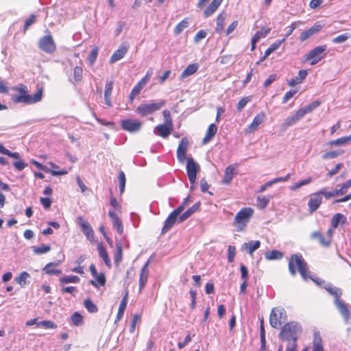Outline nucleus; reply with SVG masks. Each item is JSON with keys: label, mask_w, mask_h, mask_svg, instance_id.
<instances>
[{"label": "nucleus", "mask_w": 351, "mask_h": 351, "mask_svg": "<svg viewBox=\"0 0 351 351\" xmlns=\"http://www.w3.org/2000/svg\"><path fill=\"white\" fill-rule=\"evenodd\" d=\"M12 89L19 93L12 95V100L15 104H32L40 101L43 97V88L38 89L33 95L28 94L27 88L23 84L14 86Z\"/></svg>", "instance_id": "1"}, {"label": "nucleus", "mask_w": 351, "mask_h": 351, "mask_svg": "<svg viewBox=\"0 0 351 351\" xmlns=\"http://www.w3.org/2000/svg\"><path fill=\"white\" fill-rule=\"evenodd\" d=\"M296 268L304 280H306L308 278H311L317 285H319L322 282L319 278H315L311 276H308L307 275V263L305 262L300 254H294L291 255L289 262V271L293 276L296 274Z\"/></svg>", "instance_id": "2"}, {"label": "nucleus", "mask_w": 351, "mask_h": 351, "mask_svg": "<svg viewBox=\"0 0 351 351\" xmlns=\"http://www.w3.org/2000/svg\"><path fill=\"white\" fill-rule=\"evenodd\" d=\"M302 332L301 325L295 322L285 324L279 334L281 340L287 341V345L297 346V340Z\"/></svg>", "instance_id": "3"}, {"label": "nucleus", "mask_w": 351, "mask_h": 351, "mask_svg": "<svg viewBox=\"0 0 351 351\" xmlns=\"http://www.w3.org/2000/svg\"><path fill=\"white\" fill-rule=\"evenodd\" d=\"M326 289L335 297V304L342 315L345 323L348 324L350 318V313L348 305L340 299L342 294L341 289L332 285H328Z\"/></svg>", "instance_id": "4"}, {"label": "nucleus", "mask_w": 351, "mask_h": 351, "mask_svg": "<svg viewBox=\"0 0 351 351\" xmlns=\"http://www.w3.org/2000/svg\"><path fill=\"white\" fill-rule=\"evenodd\" d=\"M165 104V101L163 99H159L150 103H143L135 109V112L141 117H146L159 110Z\"/></svg>", "instance_id": "5"}, {"label": "nucleus", "mask_w": 351, "mask_h": 351, "mask_svg": "<svg viewBox=\"0 0 351 351\" xmlns=\"http://www.w3.org/2000/svg\"><path fill=\"white\" fill-rule=\"evenodd\" d=\"M254 210L251 208H244L240 210L234 218V223L237 224V230L242 231L245 228L253 215Z\"/></svg>", "instance_id": "6"}, {"label": "nucleus", "mask_w": 351, "mask_h": 351, "mask_svg": "<svg viewBox=\"0 0 351 351\" xmlns=\"http://www.w3.org/2000/svg\"><path fill=\"white\" fill-rule=\"evenodd\" d=\"M287 319L286 311L282 308H274L269 317V324L274 328H279Z\"/></svg>", "instance_id": "7"}, {"label": "nucleus", "mask_w": 351, "mask_h": 351, "mask_svg": "<svg viewBox=\"0 0 351 351\" xmlns=\"http://www.w3.org/2000/svg\"><path fill=\"white\" fill-rule=\"evenodd\" d=\"M326 45H320L311 50L306 56L305 60H311V64H317L326 56Z\"/></svg>", "instance_id": "8"}, {"label": "nucleus", "mask_w": 351, "mask_h": 351, "mask_svg": "<svg viewBox=\"0 0 351 351\" xmlns=\"http://www.w3.org/2000/svg\"><path fill=\"white\" fill-rule=\"evenodd\" d=\"M38 47L47 53H52L56 51V44L51 35L42 37L38 42Z\"/></svg>", "instance_id": "9"}, {"label": "nucleus", "mask_w": 351, "mask_h": 351, "mask_svg": "<svg viewBox=\"0 0 351 351\" xmlns=\"http://www.w3.org/2000/svg\"><path fill=\"white\" fill-rule=\"evenodd\" d=\"M199 169V165L192 158L187 159L186 172L189 177V180L191 184H195L197 173Z\"/></svg>", "instance_id": "10"}, {"label": "nucleus", "mask_w": 351, "mask_h": 351, "mask_svg": "<svg viewBox=\"0 0 351 351\" xmlns=\"http://www.w3.org/2000/svg\"><path fill=\"white\" fill-rule=\"evenodd\" d=\"M322 199L319 191L310 195L308 206L311 213L315 212L318 209L322 202Z\"/></svg>", "instance_id": "11"}, {"label": "nucleus", "mask_w": 351, "mask_h": 351, "mask_svg": "<svg viewBox=\"0 0 351 351\" xmlns=\"http://www.w3.org/2000/svg\"><path fill=\"white\" fill-rule=\"evenodd\" d=\"M141 127V122L136 120L126 119L121 121L122 129L131 133L138 132Z\"/></svg>", "instance_id": "12"}, {"label": "nucleus", "mask_w": 351, "mask_h": 351, "mask_svg": "<svg viewBox=\"0 0 351 351\" xmlns=\"http://www.w3.org/2000/svg\"><path fill=\"white\" fill-rule=\"evenodd\" d=\"M189 145L187 138L184 137L180 141V143L177 149V158L180 162L183 163L186 160V153Z\"/></svg>", "instance_id": "13"}, {"label": "nucleus", "mask_w": 351, "mask_h": 351, "mask_svg": "<svg viewBox=\"0 0 351 351\" xmlns=\"http://www.w3.org/2000/svg\"><path fill=\"white\" fill-rule=\"evenodd\" d=\"M302 117L303 115L298 109L294 114L285 119L283 123L280 126V130L285 131L289 127L294 125Z\"/></svg>", "instance_id": "14"}, {"label": "nucleus", "mask_w": 351, "mask_h": 351, "mask_svg": "<svg viewBox=\"0 0 351 351\" xmlns=\"http://www.w3.org/2000/svg\"><path fill=\"white\" fill-rule=\"evenodd\" d=\"M128 50V45L127 43H123L112 55L110 62L113 64L124 57Z\"/></svg>", "instance_id": "15"}, {"label": "nucleus", "mask_w": 351, "mask_h": 351, "mask_svg": "<svg viewBox=\"0 0 351 351\" xmlns=\"http://www.w3.org/2000/svg\"><path fill=\"white\" fill-rule=\"evenodd\" d=\"M322 28V25L318 23H316L308 30L303 32L300 36V40L301 42H304L312 36L318 33Z\"/></svg>", "instance_id": "16"}, {"label": "nucleus", "mask_w": 351, "mask_h": 351, "mask_svg": "<svg viewBox=\"0 0 351 351\" xmlns=\"http://www.w3.org/2000/svg\"><path fill=\"white\" fill-rule=\"evenodd\" d=\"M265 118L266 114L263 112H261L256 114L254 117L252 122L248 125L247 131L248 132H254L258 128V127L263 122Z\"/></svg>", "instance_id": "17"}, {"label": "nucleus", "mask_w": 351, "mask_h": 351, "mask_svg": "<svg viewBox=\"0 0 351 351\" xmlns=\"http://www.w3.org/2000/svg\"><path fill=\"white\" fill-rule=\"evenodd\" d=\"M173 129V127L164 124H159L154 128V132L155 134L162 138H167L171 134Z\"/></svg>", "instance_id": "18"}, {"label": "nucleus", "mask_w": 351, "mask_h": 351, "mask_svg": "<svg viewBox=\"0 0 351 351\" xmlns=\"http://www.w3.org/2000/svg\"><path fill=\"white\" fill-rule=\"evenodd\" d=\"M82 231L87 239L91 241L94 238V232L88 221H84L82 217H78Z\"/></svg>", "instance_id": "19"}, {"label": "nucleus", "mask_w": 351, "mask_h": 351, "mask_svg": "<svg viewBox=\"0 0 351 351\" xmlns=\"http://www.w3.org/2000/svg\"><path fill=\"white\" fill-rule=\"evenodd\" d=\"M108 215L112 220L114 228L117 230L119 234H121L123 231V227L121 219L117 216V213L113 210H110Z\"/></svg>", "instance_id": "20"}, {"label": "nucleus", "mask_w": 351, "mask_h": 351, "mask_svg": "<svg viewBox=\"0 0 351 351\" xmlns=\"http://www.w3.org/2000/svg\"><path fill=\"white\" fill-rule=\"evenodd\" d=\"M149 261L148 260L143 266L139 278V289L141 290L145 285L149 275L148 266Z\"/></svg>", "instance_id": "21"}, {"label": "nucleus", "mask_w": 351, "mask_h": 351, "mask_svg": "<svg viewBox=\"0 0 351 351\" xmlns=\"http://www.w3.org/2000/svg\"><path fill=\"white\" fill-rule=\"evenodd\" d=\"M200 206V202H198L193 204L191 208L187 209L185 212H184L178 218L179 222H183L186 220L189 217H190L193 213H195L197 210H199Z\"/></svg>", "instance_id": "22"}, {"label": "nucleus", "mask_w": 351, "mask_h": 351, "mask_svg": "<svg viewBox=\"0 0 351 351\" xmlns=\"http://www.w3.org/2000/svg\"><path fill=\"white\" fill-rule=\"evenodd\" d=\"M311 238L312 239H317L319 244L326 247H328L331 243V239H327L319 231L312 232L311 234Z\"/></svg>", "instance_id": "23"}, {"label": "nucleus", "mask_w": 351, "mask_h": 351, "mask_svg": "<svg viewBox=\"0 0 351 351\" xmlns=\"http://www.w3.org/2000/svg\"><path fill=\"white\" fill-rule=\"evenodd\" d=\"M178 217L172 212L170 213L165 221L164 226L162 228V234L166 233L173 226Z\"/></svg>", "instance_id": "24"}, {"label": "nucleus", "mask_w": 351, "mask_h": 351, "mask_svg": "<svg viewBox=\"0 0 351 351\" xmlns=\"http://www.w3.org/2000/svg\"><path fill=\"white\" fill-rule=\"evenodd\" d=\"M222 1L223 0H213L204 12V17L207 18L213 15L214 12L217 10L219 6L221 4Z\"/></svg>", "instance_id": "25"}, {"label": "nucleus", "mask_w": 351, "mask_h": 351, "mask_svg": "<svg viewBox=\"0 0 351 351\" xmlns=\"http://www.w3.org/2000/svg\"><path fill=\"white\" fill-rule=\"evenodd\" d=\"M270 31H271V29L267 28L265 29H263L260 31L256 32L255 35L252 38V49H251L252 51L254 50V49L256 47V43L259 40H261V38L266 37L268 35V34L270 32Z\"/></svg>", "instance_id": "26"}, {"label": "nucleus", "mask_w": 351, "mask_h": 351, "mask_svg": "<svg viewBox=\"0 0 351 351\" xmlns=\"http://www.w3.org/2000/svg\"><path fill=\"white\" fill-rule=\"evenodd\" d=\"M217 132V126L215 123L210 124L206 131V134L202 140L203 144H206L215 136Z\"/></svg>", "instance_id": "27"}, {"label": "nucleus", "mask_w": 351, "mask_h": 351, "mask_svg": "<svg viewBox=\"0 0 351 351\" xmlns=\"http://www.w3.org/2000/svg\"><path fill=\"white\" fill-rule=\"evenodd\" d=\"M308 72L306 70L301 69L298 72V75L295 78L291 79L288 84L290 86H295V85L301 83L307 76Z\"/></svg>", "instance_id": "28"}, {"label": "nucleus", "mask_w": 351, "mask_h": 351, "mask_svg": "<svg viewBox=\"0 0 351 351\" xmlns=\"http://www.w3.org/2000/svg\"><path fill=\"white\" fill-rule=\"evenodd\" d=\"M60 263V261L56 263H49L43 268V270L49 275H59L62 273V271L52 267H58Z\"/></svg>", "instance_id": "29"}, {"label": "nucleus", "mask_w": 351, "mask_h": 351, "mask_svg": "<svg viewBox=\"0 0 351 351\" xmlns=\"http://www.w3.org/2000/svg\"><path fill=\"white\" fill-rule=\"evenodd\" d=\"M320 104H321L320 101L315 100V101L311 102V104H309L302 108H300L299 109V110L300 111V112L302 113V114L304 117L305 114L313 111L315 108L319 107L320 106Z\"/></svg>", "instance_id": "30"}, {"label": "nucleus", "mask_w": 351, "mask_h": 351, "mask_svg": "<svg viewBox=\"0 0 351 351\" xmlns=\"http://www.w3.org/2000/svg\"><path fill=\"white\" fill-rule=\"evenodd\" d=\"M313 351H324L322 339L318 331H315L313 333Z\"/></svg>", "instance_id": "31"}, {"label": "nucleus", "mask_w": 351, "mask_h": 351, "mask_svg": "<svg viewBox=\"0 0 351 351\" xmlns=\"http://www.w3.org/2000/svg\"><path fill=\"white\" fill-rule=\"evenodd\" d=\"M234 171L235 169L232 165H229L226 168L222 181L223 184H229L232 182Z\"/></svg>", "instance_id": "32"}, {"label": "nucleus", "mask_w": 351, "mask_h": 351, "mask_svg": "<svg viewBox=\"0 0 351 351\" xmlns=\"http://www.w3.org/2000/svg\"><path fill=\"white\" fill-rule=\"evenodd\" d=\"M346 221V217L341 213L335 214L331 219V224L333 228H337L340 223L343 224Z\"/></svg>", "instance_id": "33"}, {"label": "nucleus", "mask_w": 351, "mask_h": 351, "mask_svg": "<svg viewBox=\"0 0 351 351\" xmlns=\"http://www.w3.org/2000/svg\"><path fill=\"white\" fill-rule=\"evenodd\" d=\"M197 69L198 65L197 64H189L181 73L180 78L184 79L189 75L194 74L197 71Z\"/></svg>", "instance_id": "34"}, {"label": "nucleus", "mask_w": 351, "mask_h": 351, "mask_svg": "<svg viewBox=\"0 0 351 351\" xmlns=\"http://www.w3.org/2000/svg\"><path fill=\"white\" fill-rule=\"evenodd\" d=\"M244 246L247 250V252L252 255L255 250L260 247L261 242L259 241H250L247 243H245Z\"/></svg>", "instance_id": "35"}, {"label": "nucleus", "mask_w": 351, "mask_h": 351, "mask_svg": "<svg viewBox=\"0 0 351 351\" xmlns=\"http://www.w3.org/2000/svg\"><path fill=\"white\" fill-rule=\"evenodd\" d=\"M226 19V14L221 13L217 16V25L215 31L218 34H221L223 30V24Z\"/></svg>", "instance_id": "36"}, {"label": "nucleus", "mask_w": 351, "mask_h": 351, "mask_svg": "<svg viewBox=\"0 0 351 351\" xmlns=\"http://www.w3.org/2000/svg\"><path fill=\"white\" fill-rule=\"evenodd\" d=\"M100 257L104 260L105 264L110 267L111 265L110 260L108 257L106 250L104 247L101 244H99L97 247Z\"/></svg>", "instance_id": "37"}, {"label": "nucleus", "mask_w": 351, "mask_h": 351, "mask_svg": "<svg viewBox=\"0 0 351 351\" xmlns=\"http://www.w3.org/2000/svg\"><path fill=\"white\" fill-rule=\"evenodd\" d=\"M30 278V275L26 272H21L19 276L16 277L15 280L21 287H24L27 283V280Z\"/></svg>", "instance_id": "38"}, {"label": "nucleus", "mask_w": 351, "mask_h": 351, "mask_svg": "<svg viewBox=\"0 0 351 351\" xmlns=\"http://www.w3.org/2000/svg\"><path fill=\"white\" fill-rule=\"evenodd\" d=\"M267 260H279L283 257V254L276 250H273L265 253Z\"/></svg>", "instance_id": "39"}, {"label": "nucleus", "mask_w": 351, "mask_h": 351, "mask_svg": "<svg viewBox=\"0 0 351 351\" xmlns=\"http://www.w3.org/2000/svg\"><path fill=\"white\" fill-rule=\"evenodd\" d=\"M60 282L62 285L68 283H77L80 279L77 276H65L59 279Z\"/></svg>", "instance_id": "40"}, {"label": "nucleus", "mask_w": 351, "mask_h": 351, "mask_svg": "<svg viewBox=\"0 0 351 351\" xmlns=\"http://www.w3.org/2000/svg\"><path fill=\"white\" fill-rule=\"evenodd\" d=\"M319 192L320 195H322V197H324L326 199H329L330 198H331L332 197H336V196L340 195L337 189L332 190L330 191H327L326 189L324 188V189H321L320 191H319Z\"/></svg>", "instance_id": "41"}, {"label": "nucleus", "mask_w": 351, "mask_h": 351, "mask_svg": "<svg viewBox=\"0 0 351 351\" xmlns=\"http://www.w3.org/2000/svg\"><path fill=\"white\" fill-rule=\"evenodd\" d=\"M344 151L343 150H334L330 151L322 155V158L324 160L326 159H332L338 157L339 156L343 154Z\"/></svg>", "instance_id": "42"}, {"label": "nucleus", "mask_w": 351, "mask_h": 351, "mask_svg": "<svg viewBox=\"0 0 351 351\" xmlns=\"http://www.w3.org/2000/svg\"><path fill=\"white\" fill-rule=\"evenodd\" d=\"M189 25L188 19H184L182 21H180L174 29V34L176 35L180 34L185 28H186Z\"/></svg>", "instance_id": "43"}, {"label": "nucleus", "mask_w": 351, "mask_h": 351, "mask_svg": "<svg viewBox=\"0 0 351 351\" xmlns=\"http://www.w3.org/2000/svg\"><path fill=\"white\" fill-rule=\"evenodd\" d=\"M84 307L90 313H96L98 311L97 306L89 299L84 301Z\"/></svg>", "instance_id": "44"}, {"label": "nucleus", "mask_w": 351, "mask_h": 351, "mask_svg": "<svg viewBox=\"0 0 351 351\" xmlns=\"http://www.w3.org/2000/svg\"><path fill=\"white\" fill-rule=\"evenodd\" d=\"M33 252L36 254H45L50 251L51 247L49 245H43L40 247H32Z\"/></svg>", "instance_id": "45"}, {"label": "nucleus", "mask_w": 351, "mask_h": 351, "mask_svg": "<svg viewBox=\"0 0 351 351\" xmlns=\"http://www.w3.org/2000/svg\"><path fill=\"white\" fill-rule=\"evenodd\" d=\"M270 197H257V206L260 209L265 208L268 203L269 202Z\"/></svg>", "instance_id": "46"}, {"label": "nucleus", "mask_w": 351, "mask_h": 351, "mask_svg": "<svg viewBox=\"0 0 351 351\" xmlns=\"http://www.w3.org/2000/svg\"><path fill=\"white\" fill-rule=\"evenodd\" d=\"M350 37V34L348 33H344L337 36L332 40L333 43H343L346 42Z\"/></svg>", "instance_id": "47"}, {"label": "nucleus", "mask_w": 351, "mask_h": 351, "mask_svg": "<svg viewBox=\"0 0 351 351\" xmlns=\"http://www.w3.org/2000/svg\"><path fill=\"white\" fill-rule=\"evenodd\" d=\"M71 319L75 326H80L83 324V317L78 312H75L71 315Z\"/></svg>", "instance_id": "48"}, {"label": "nucleus", "mask_w": 351, "mask_h": 351, "mask_svg": "<svg viewBox=\"0 0 351 351\" xmlns=\"http://www.w3.org/2000/svg\"><path fill=\"white\" fill-rule=\"evenodd\" d=\"M118 179L119 181L120 193H123L125 190V182H126L125 175L123 171H121L119 172V176H118Z\"/></svg>", "instance_id": "49"}, {"label": "nucleus", "mask_w": 351, "mask_h": 351, "mask_svg": "<svg viewBox=\"0 0 351 351\" xmlns=\"http://www.w3.org/2000/svg\"><path fill=\"white\" fill-rule=\"evenodd\" d=\"M251 100L252 96L245 97L240 99L237 105L238 111L241 112Z\"/></svg>", "instance_id": "50"}, {"label": "nucleus", "mask_w": 351, "mask_h": 351, "mask_svg": "<svg viewBox=\"0 0 351 351\" xmlns=\"http://www.w3.org/2000/svg\"><path fill=\"white\" fill-rule=\"evenodd\" d=\"M83 69L81 66H76L73 71V78L75 82H80L82 79Z\"/></svg>", "instance_id": "51"}, {"label": "nucleus", "mask_w": 351, "mask_h": 351, "mask_svg": "<svg viewBox=\"0 0 351 351\" xmlns=\"http://www.w3.org/2000/svg\"><path fill=\"white\" fill-rule=\"evenodd\" d=\"M98 56V48L95 47L93 49L88 55V62L90 66L93 65L95 62L97 57Z\"/></svg>", "instance_id": "52"}, {"label": "nucleus", "mask_w": 351, "mask_h": 351, "mask_svg": "<svg viewBox=\"0 0 351 351\" xmlns=\"http://www.w3.org/2000/svg\"><path fill=\"white\" fill-rule=\"evenodd\" d=\"M162 114H163V117H164V123L163 124L169 125V126L173 127V121H172V119H171V117L170 112L169 110H165L162 112Z\"/></svg>", "instance_id": "53"}, {"label": "nucleus", "mask_w": 351, "mask_h": 351, "mask_svg": "<svg viewBox=\"0 0 351 351\" xmlns=\"http://www.w3.org/2000/svg\"><path fill=\"white\" fill-rule=\"evenodd\" d=\"M143 86H144L139 82L136 85H135L130 95V98L131 100H132L136 95H138L140 93Z\"/></svg>", "instance_id": "54"}, {"label": "nucleus", "mask_w": 351, "mask_h": 351, "mask_svg": "<svg viewBox=\"0 0 351 351\" xmlns=\"http://www.w3.org/2000/svg\"><path fill=\"white\" fill-rule=\"evenodd\" d=\"M338 186H340V189H337L339 195H342L345 194L348 191V189L351 186V179Z\"/></svg>", "instance_id": "55"}, {"label": "nucleus", "mask_w": 351, "mask_h": 351, "mask_svg": "<svg viewBox=\"0 0 351 351\" xmlns=\"http://www.w3.org/2000/svg\"><path fill=\"white\" fill-rule=\"evenodd\" d=\"M38 326H43L45 328H56L57 327L56 324L50 320H45L40 322L37 324Z\"/></svg>", "instance_id": "56"}, {"label": "nucleus", "mask_w": 351, "mask_h": 351, "mask_svg": "<svg viewBox=\"0 0 351 351\" xmlns=\"http://www.w3.org/2000/svg\"><path fill=\"white\" fill-rule=\"evenodd\" d=\"M128 291L126 290L125 295L122 298L121 303L119 304V309H118L119 311H122V312L125 311L126 306H127V304H128Z\"/></svg>", "instance_id": "57"}, {"label": "nucleus", "mask_w": 351, "mask_h": 351, "mask_svg": "<svg viewBox=\"0 0 351 351\" xmlns=\"http://www.w3.org/2000/svg\"><path fill=\"white\" fill-rule=\"evenodd\" d=\"M141 318V317L138 314H136V315H134L133 316V318H132V323H131V325L130 326V333L134 332V331L135 330L136 324L138 322H140Z\"/></svg>", "instance_id": "58"}, {"label": "nucleus", "mask_w": 351, "mask_h": 351, "mask_svg": "<svg viewBox=\"0 0 351 351\" xmlns=\"http://www.w3.org/2000/svg\"><path fill=\"white\" fill-rule=\"evenodd\" d=\"M347 144L346 138L345 136L332 140L328 143V145L331 146H341Z\"/></svg>", "instance_id": "59"}, {"label": "nucleus", "mask_w": 351, "mask_h": 351, "mask_svg": "<svg viewBox=\"0 0 351 351\" xmlns=\"http://www.w3.org/2000/svg\"><path fill=\"white\" fill-rule=\"evenodd\" d=\"M206 36L207 32L205 30H200L195 34L193 40L195 43H198L201 40L206 38Z\"/></svg>", "instance_id": "60"}, {"label": "nucleus", "mask_w": 351, "mask_h": 351, "mask_svg": "<svg viewBox=\"0 0 351 351\" xmlns=\"http://www.w3.org/2000/svg\"><path fill=\"white\" fill-rule=\"evenodd\" d=\"M122 258V248L121 246L119 245L117 246V250L114 254V263L116 264H119Z\"/></svg>", "instance_id": "61"}, {"label": "nucleus", "mask_w": 351, "mask_h": 351, "mask_svg": "<svg viewBox=\"0 0 351 351\" xmlns=\"http://www.w3.org/2000/svg\"><path fill=\"white\" fill-rule=\"evenodd\" d=\"M60 291L62 293H69L73 295H75L77 291L75 287H61Z\"/></svg>", "instance_id": "62"}, {"label": "nucleus", "mask_w": 351, "mask_h": 351, "mask_svg": "<svg viewBox=\"0 0 351 351\" xmlns=\"http://www.w3.org/2000/svg\"><path fill=\"white\" fill-rule=\"evenodd\" d=\"M228 259L230 263H232L234 260L235 253H236V248L234 246L230 245L228 247Z\"/></svg>", "instance_id": "63"}, {"label": "nucleus", "mask_w": 351, "mask_h": 351, "mask_svg": "<svg viewBox=\"0 0 351 351\" xmlns=\"http://www.w3.org/2000/svg\"><path fill=\"white\" fill-rule=\"evenodd\" d=\"M113 84L112 82H108L105 86L104 97H110L112 91Z\"/></svg>", "instance_id": "64"}]
</instances>
